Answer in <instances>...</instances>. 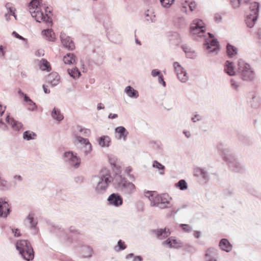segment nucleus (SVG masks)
<instances>
[{
	"label": "nucleus",
	"mask_w": 261,
	"mask_h": 261,
	"mask_svg": "<svg viewBox=\"0 0 261 261\" xmlns=\"http://www.w3.org/2000/svg\"><path fill=\"white\" fill-rule=\"evenodd\" d=\"M43 5L41 1L39 0H32L29 3L30 13L36 21L41 22L42 21L47 24L52 23L51 18L47 14L44 15L42 11Z\"/></svg>",
	"instance_id": "1"
},
{
	"label": "nucleus",
	"mask_w": 261,
	"mask_h": 261,
	"mask_svg": "<svg viewBox=\"0 0 261 261\" xmlns=\"http://www.w3.org/2000/svg\"><path fill=\"white\" fill-rule=\"evenodd\" d=\"M16 247L22 257L26 260H32L34 257L33 249L27 240H20L16 243Z\"/></svg>",
	"instance_id": "2"
},
{
	"label": "nucleus",
	"mask_w": 261,
	"mask_h": 261,
	"mask_svg": "<svg viewBox=\"0 0 261 261\" xmlns=\"http://www.w3.org/2000/svg\"><path fill=\"white\" fill-rule=\"evenodd\" d=\"M190 31L192 35L195 36V39L205 36V24L203 21L199 19H194L191 24Z\"/></svg>",
	"instance_id": "3"
},
{
	"label": "nucleus",
	"mask_w": 261,
	"mask_h": 261,
	"mask_svg": "<svg viewBox=\"0 0 261 261\" xmlns=\"http://www.w3.org/2000/svg\"><path fill=\"white\" fill-rule=\"evenodd\" d=\"M100 176V180L95 188V190L97 192L105 191L108 188L109 183L111 181V177L110 172L106 169H103L101 170Z\"/></svg>",
	"instance_id": "4"
},
{
	"label": "nucleus",
	"mask_w": 261,
	"mask_h": 261,
	"mask_svg": "<svg viewBox=\"0 0 261 261\" xmlns=\"http://www.w3.org/2000/svg\"><path fill=\"white\" fill-rule=\"evenodd\" d=\"M238 71L244 80H250L253 77V72L251 70L249 65L242 60L239 62Z\"/></svg>",
	"instance_id": "5"
},
{
	"label": "nucleus",
	"mask_w": 261,
	"mask_h": 261,
	"mask_svg": "<svg viewBox=\"0 0 261 261\" xmlns=\"http://www.w3.org/2000/svg\"><path fill=\"white\" fill-rule=\"evenodd\" d=\"M173 66L179 80L182 82H186L188 79V76L184 69L178 62H174Z\"/></svg>",
	"instance_id": "6"
},
{
	"label": "nucleus",
	"mask_w": 261,
	"mask_h": 261,
	"mask_svg": "<svg viewBox=\"0 0 261 261\" xmlns=\"http://www.w3.org/2000/svg\"><path fill=\"white\" fill-rule=\"evenodd\" d=\"M118 187L121 190L124 191L127 193H131L135 191V185L129 181L123 179L118 184Z\"/></svg>",
	"instance_id": "7"
},
{
	"label": "nucleus",
	"mask_w": 261,
	"mask_h": 261,
	"mask_svg": "<svg viewBox=\"0 0 261 261\" xmlns=\"http://www.w3.org/2000/svg\"><path fill=\"white\" fill-rule=\"evenodd\" d=\"M61 41L63 45L67 49H74L75 46L72 39L65 33H61L60 35Z\"/></svg>",
	"instance_id": "8"
},
{
	"label": "nucleus",
	"mask_w": 261,
	"mask_h": 261,
	"mask_svg": "<svg viewBox=\"0 0 261 261\" xmlns=\"http://www.w3.org/2000/svg\"><path fill=\"white\" fill-rule=\"evenodd\" d=\"M64 158L66 161H68L70 162L71 164L75 167H77L80 164V159L76 156V154H74L72 152L69 151L64 153Z\"/></svg>",
	"instance_id": "9"
},
{
	"label": "nucleus",
	"mask_w": 261,
	"mask_h": 261,
	"mask_svg": "<svg viewBox=\"0 0 261 261\" xmlns=\"http://www.w3.org/2000/svg\"><path fill=\"white\" fill-rule=\"evenodd\" d=\"M108 200L109 204L115 206H119L122 205L123 199L118 194H112L108 197Z\"/></svg>",
	"instance_id": "10"
},
{
	"label": "nucleus",
	"mask_w": 261,
	"mask_h": 261,
	"mask_svg": "<svg viewBox=\"0 0 261 261\" xmlns=\"http://www.w3.org/2000/svg\"><path fill=\"white\" fill-rule=\"evenodd\" d=\"M145 196L149 198L153 205L163 202L161 196L157 195L155 192L147 191L145 192Z\"/></svg>",
	"instance_id": "11"
},
{
	"label": "nucleus",
	"mask_w": 261,
	"mask_h": 261,
	"mask_svg": "<svg viewBox=\"0 0 261 261\" xmlns=\"http://www.w3.org/2000/svg\"><path fill=\"white\" fill-rule=\"evenodd\" d=\"M207 35L209 36V38L204 39L205 42L204 43L207 45L206 49H210L212 46L219 48V42L217 39L214 38V35L210 33H208ZM214 49L219 48H215Z\"/></svg>",
	"instance_id": "12"
},
{
	"label": "nucleus",
	"mask_w": 261,
	"mask_h": 261,
	"mask_svg": "<svg viewBox=\"0 0 261 261\" xmlns=\"http://www.w3.org/2000/svg\"><path fill=\"white\" fill-rule=\"evenodd\" d=\"M10 212V206L7 202L0 198V217H6Z\"/></svg>",
	"instance_id": "13"
},
{
	"label": "nucleus",
	"mask_w": 261,
	"mask_h": 261,
	"mask_svg": "<svg viewBox=\"0 0 261 261\" xmlns=\"http://www.w3.org/2000/svg\"><path fill=\"white\" fill-rule=\"evenodd\" d=\"M107 36L109 39L115 43H119L121 41V35L116 31L113 30L109 31L108 32Z\"/></svg>",
	"instance_id": "14"
},
{
	"label": "nucleus",
	"mask_w": 261,
	"mask_h": 261,
	"mask_svg": "<svg viewBox=\"0 0 261 261\" xmlns=\"http://www.w3.org/2000/svg\"><path fill=\"white\" fill-rule=\"evenodd\" d=\"M163 245H168L170 248H178L182 246V243L172 238H170L163 242Z\"/></svg>",
	"instance_id": "15"
},
{
	"label": "nucleus",
	"mask_w": 261,
	"mask_h": 261,
	"mask_svg": "<svg viewBox=\"0 0 261 261\" xmlns=\"http://www.w3.org/2000/svg\"><path fill=\"white\" fill-rule=\"evenodd\" d=\"M60 76L57 72L50 73L47 77L48 82L53 86L57 85L60 82Z\"/></svg>",
	"instance_id": "16"
},
{
	"label": "nucleus",
	"mask_w": 261,
	"mask_h": 261,
	"mask_svg": "<svg viewBox=\"0 0 261 261\" xmlns=\"http://www.w3.org/2000/svg\"><path fill=\"white\" fill-rule=\"evenodd\" d=\"M153 232L159 239L167 238L169 236L171 233L170 230L166 228H165L164 229L153 230Z\"/></svg>",
	"instance_id": "17"
},
{
	"label": "nucleus",
	"mask_w": 261,
	"mask_h": 261,
	"mask_svg": "<svg viewBox=\"0 0 261 261\" xmlns=\"http://www.w3.org/2000/svg\"><path fill=\"white\" fill-rule=\"evenodd\" d=\"M6 120L15 130H19L22 127V124L20 122L15 121L13 118L10 117L9 116L7 117Z\"/></svg>",
	"instance_id": "18"
},
{
	"label": "nucleus",
	"mask_w": 261,
	"mask_h": 261,
	"mask_svg": "<svg viewBox=\"0 0 261 261\" xmlns=\"http://www.w3.org/2000/svg\"><path fill=\"white\" fill-rule=\"evenodd\" d=\"M258 18L257 15L250 14L248 15L245 20L246 23L248 28H252Z\"/></svg>",
	"instance_id": "19"
},
{
	"label": "nucleus",
	"mask_w": 261,
	"mask_h": 261,
	"mask_svg": "<svg viewBox=\"0 0 261 261\" xmlns=\"http://www.w3.org/2000/svg\"><path fill=\"white\" fill-rule=\"evenodd\" d=\"M63 60L65 64H73L75 63L76 57L73 54H67L64 56Z\"/></svg>",
	"instance_id": "20"
},
{
	"label": "nucleus",
	"mask_w": 261,
	"mask_h": 261,
	"mask_svg": "<svg viewBox=\"0 0 261 261\" xmlns=\"http://www.w3.org/2000/svg\"><path fill=\"white\" fill-rule=\"evenodd\" d=\"M42 34L49 41H54L55 39V33L51 29L44 30L42 32Z\"/></svg>",
	"instance_id": "21"
},
{
	"label": "nucleus",
	"mask_w": 261,
	"mask_h": 261,
	"mask_svg": "<svg viewBox=\"0 0 261 261\" xmlns=\"http://www.w3.org/2000/svg\"><path fill=\"white\" fill-rule=\"evenodd\" d=\"M220 248L226 252H229L231 250L232 246L229 242L225 239H222L219 243Z\"/></svg>",
	"instance_id": "22"
},
{
	"label": "nucleus",
	"mask_w": 261,
	"mask_h": 261,
	"mask_svg": "<svg viewBox=\"0 0 261 261\" xmlns=\"http://www.w3.org/2000/svg\"><path fill=\"white\" fill-rule=\"evenodd\" d=\"M224 70L228 74L230 75H233L235 74V71L233 64L228 61H227L225 63Z\"/></svg>",
	"instance_id": "23"
},
{
	"label": "nucleus",
	"mask_w": 261,
	"mask_h": 261,
	"mask_svg": "<svg viewBox=\"0 0 261 261\" xmlns=\"http://www.w3.org/2000/svg\"><path fill=\"white\" fill-rule=\"evenodd\" d=\"M145 20L148 23L153 22L155 21V16L153 12L149 10H147L144 13Z\"/></svg>",
	"instance_id": "24"
},
{
	"label": "nucleus",
	"mask_w": 261,
	"mask_h": 261,
	"mask_svg": "<svg viewBox=\"0 0 261 261\" xmlns=\"http://www.w3.org/2000/svg\"><path fill=\"white\" fill-rule=\"evenodd\" d=\"M81 254L84 257H91L93 253L92 249L89 246H84L81 249Z\"/></svg>",
	"instance_id": "25"
},
{
	"label": "nucleus",
	"mask_w": 261,
	"mask_h": 261,
	"mask_svg": "<svg viewBox=\"0 0 261 261\" xmlns=\"http://www.w3.org/2000/svg\"><path fill=\"white\" fill-rule=\"evenodd\" d=\"M51 116L54 119L58 121L62 120L64 117L63 115L61 114L60 111L56 108H54L52 113Z\"/></svg>",
	"instance_id": "26"
},
{
	"label": "nucleus",
	"mask_w": 261,
	"mask_h": 261,
	"mask_svg": "<svg viewBox=\"0 0 261 261\" xmlns=\"http://www.w3.org/2000/svg\"><path fill=\"white\" fill-rule=\"evenodd\" d=\"M259 9V4L258 2H252L250 4V10L251 13L254 15H257Z\"/></svg>",
	"instance_id": "27"
},
{
	"label": "nucleus",
	"mask_w": 261,
	"mask_h": 261,
	"mask_svg": "<svg viewBox=\"0 0 261 261\" xmlns=\"http://www.w3.org/2000/svg\"><path fill=\"white\" fill-rule=\"evenodd\" d=\"M80 141L84 144L83 148L86 153L91 151L92 149L91 144L87 139H82Z\"/></svg>",
	"instance_id": "28"
},
{
	"label": "nucleus",
	"mask_w": 261,
	"mask_h": 261,
	"mask_svg": "<svg viewBox=\"0 0 261 261\" xmlns=\"http://www.w3.org/2000/svg\"><path fill=\"white\" fill-rule=\"evenodd\" d=\"M111 140L108 136H102L99 140V144L102 147H108L110 145Z\"/></svg>",
	"instance_id": "29"
},
{
	"label": "nucleus",
	"mask_w": 261,
	"mask_h": 261,
	"mask_svg": "<svg viewBox=\"0 0 261 261\" xmlns=\"http://www.w3.org/2000/svg\"><path fill=\"white\" fill-rule=\"evenodd\" d=\"M115 132L120 134L119 138H123L124 140L127 135L126 129L123 126H119L116 128Z\"/></svg>",
	"instance_id": "30"
},
{
	"label": "nucleus",
	"mask_w": 261,
	"mask_h": 261,
	"mask_svg": "<svg viewBox=\"0 0 261 261\" xmlns=\"http://www.w3.org/2000/svg\"><path fill=\"white\" fill-rule=\"evenodd\" d=\"M40 67L42 70H51V67L49 63L45 59L41 60L40 63Z\"/></svg>",
	"instance_id": "31"
},
{
	"label": "nucleus",
	"mask_w": 261,
	"mask_h": 261,
	"mask_svg": "<svg viewBox=\"0 0 261 261\" xmlns=\"http://www.w3.org/2000/svg\"><path fill=\"white\" fill-rule=\"evenodd\" d=\"M125 92L129 96L132 97H137L138 96V92L130 86L126 87Z\"/></svg>",
	"instance_id": "32"
},
{
	"label": "nucleus",
	"mask_w": 261,
	"mask_h": 261,
	"mask_svg": "<svg viewBox=\"0 0 261 261\" xmlns=\"http://www.w3.org/2000/svg\"><path fill=\"white\" fill-rule=\"evenodd\" d=\"M36 135L33 132L29 130L26 131L23 133V137L24 139L30 140L35 139Z\"/></svg>",
	"instance_id": "33"
},
{
	"label": "nucleus",
	"mask_w": 261,
	"mask_h": 261,
	"mask_svg": "<svg viewBox=\"0 0 261 261\" xmlns=\"http://www.w3.org/2000/svg\"><path fill=\"white\" fill-rule=\"evenodd\" d=\"M69 75L74 79L78 78L81 75L80 72L76 68L68 70Z\"/></svg>",
	"instance_id": "34"
},
{
	"label": "nucleus",
	"mask_w": 261,
	"mask_h": 261,
	"mask_svg": "<svg viewBox=\"0 0 261 261\" xmlns=\"http://www.w3.org/2000/svg\"><path fill=\"white\" fill-rule=\"evenodd\" d=\"M175 185L177 188H178L181 190H186L188 188L187 182L183 179L180 180Z\"/></svg>",
	"instance_id": "35"
},
{
	"label": "nucleus",
	"mask_w": 261,
	"mask_h": 261,
	"mask_svg": "<svg viewBox=\"0 0 261 261\" xmlns=\"http://www.w3.org/2000/svg\"><path fill=\"white\" fill-rule=\"evenodd\" d=\"M126 248L125 243L122 240H119L118 242V245L115 246L114 249L116 251H119L121 250H124Z\"/></svg>",
	"instance_id": "36"
},
{
	"label": "nucleus",
	"mask_w": 261,
	"mask_h": 261,
	"mask_svg": "<svg viewBox=\"0 0 261 261\" xmlns=\"http://www.w3.org/2000/svg\"><path fill=\"white\" fill-rule=\"evenodd\" d=\"M242 0H229L230 4L234 9L239 8L241 4Z\"/></svg>",
	"instance_id": "37"
},
{
	"label": "nucleus",
	"mask_w": 261,
	"mask_h": 261,
	"mask_svg": "<svg viewBox=\"0 0 261 261\" xmlns=\"http://www.w3.org/2000/svg\"><path fill=\"white\" fill-rule=\"evenodd\" d=\"M213 254L212 249H209L206 251L205 253V257L207 261H216L215 259L211 258V256Z\"/></svg>",
	"instance_id": "38"
},
{
	"label": "nucleus",
	"mask_w": 261,
	"mask_h": 261,
	"mask_svg": "<svg viewBox=\"0 0 261 261\" xmlns=\"http://www.w3.org/2000/svg\"><path fill=\"white\" fill-rule=\"evenodd\" d=\"M162 5L164 7H169L174 0H160Z\"/></svg>",
	"instance_id": "39"
},
{
	"label": "nucleus",
	"mask_w": 261,
	"mask_h": 261,
	"mask_svg": "<svg viewBox=\"0 0 261 261\" xmlns=\"http://www.w3.org/2000/svg\"><path fill=\"white\" fill-rule=\"evenodd\" d=\"M27 219L29 221L32 227L34 226L37 222L34 220V215L33 214H30L27 217Z\"/></svg>",
	"instance_id": "40"
},
{
	"label": "nucleus",
	"mask_w": 261,
	"mask_h": 261,
	"mask_svg": "<svg viewBox=\"0 0 261 261\" xmlns=\"http://www.w3.org/2000/svg\"><path fill=\"white\" fill-rule=\"evenodd\" d=\"M24 100L27 103H32V107L31 108H29V109L33 110L36 108L35 103L33 102V101L26 95L24 96Z\"/></svg>",
	"instance_id": "41"
},
{
	"label": "nucleus",
	"mask_w": 261,
	"mask_h": 261,
	"mask_svg": "<svg viewBox=\"0 0 261 261\" xmlns=\"http://www.w3.org/2000/svg\"><path fill=\"white\" fill-rule=\"evenodd\" d=\"M171 38H175L176 40V43H179L180 41V36L177 32H172L171 33Z\"/></svg>",
	"instance_id": "42"
},
{
	"label": "nucleus",
	"mask_w": 261,
	"mask_h": 261,
	"mask_svg": "<svg viewBox=\"0 0 261 261\" xmlns=\"http://www.w3.org/2000/svg\"><path fill=\"white\" fill-rule=\"evenodd\" d=\"M153 167L158 168L159 170H164L165 169V167L156 161H154L153 162Z\"/></svg>",
	"instance_id": "43"
},
{
	"label": "nucleus",
	"mask_w": 261,
	"mask_h": 261,
	"mask_svg": "<svg viewBox=\"0 0 261 261\" xmlns=\"http://www.w3.org/2000/svg\"><path fill=\"white\" fill-rule=\"evenodd\" d=\"M12 35L14 36L15 37L19 39L20 40H22L24 43H27V39L24 38L21 36L19 35L17 33H16L15 31L13 32Z\"/></svg>",
	"instance_id": "44"
},
{
	"label": "nucleus",
	"mask_w": 261,
	"mask_h": 261,
	"mask_svg": "<svg viewBox=\"0 0 261 261\" xmlns=\"http://www.w3.org/2000/svg\"><path fill=\"white\" fill-rule=\"evenodd\" d=\"M237 54L236 50H227V55L229 58H233Z\"/></svg>",
	"instance_id": "45"
},
{
	"label": "nucleus",
	"mask_w": 261,
	"mask_h": 261,
	"mask_svg": "<svg viewBox=\"0 0 261 261\" xmlns=\"http://www.w3.org/2000/svg\"><path fill=\"white\" fill-rule=\"evenodd\" d=\"M188 6L191 11H193L196 7V4L195 2H192L188 4Z\"/></svg>",
	"instance_id": "46"
},
{
	"label": "nucleus",
	"mask_w": 261,
	"mask_h": 261,
	"mask_svg": "<svg viewBox=\"0 0 261 261\" xmlns=\"http://www.w3.org/2000/svg\"><path fill=\"white\" fill-rule=\"evenodd\" d=\"M180 226L186 232H189L191 230L190 226L187 224H181Z\"/></svg>",
	"instance_id": "47"
},
{
	"label": "nucleus",
	"mask_w": 261,
	"mask_h": 261,
	"mask_svg": "<svg viewBox=\"0 0 261 261\" xmlns=\"http://www.w3.org/2000/svg\"><path fill=\"white\" fill-rule=\"evenodd\" d=\"M151 75L153 76H160L161 74H160V71H159L157 69H153L151 71Z\"/></svg>",
	"instance_id": "48"
},
{
	"label": "nucleus",
	"mask_w": 261,
	"mask_h": 261,
	"mask_svg": "<svg viewBox=\"0 0 261 261\" xmlns=\"http://www.w3.org/2000/svg\"><path fill=\"white\" fill-rule=\"evenodd\" d=\"M12 232L14 233V236L15 237H20L21 234H20V231L19 229H12Z\"/></svg>",
	"instance_id": "49"
},
{
	"label": "nucleus",
	"mask_w": 261,
	"mask_h": 261,
	"mask_svg": "<svg viewBox=\"0 0 261 261\" xmlns=\"http://www.w3.org/2000/svg\"><path fill=\"white\" fill-rule=\"evenodd\" d=\"M159 82L160 84H162L163 85V86L165 87L166 86V83L164 81L163 76L162 75H160V76H159Z\"/></svg>",
	"instance_id": "50"
},
{
	"label": "nucleus",
	"mask_w": 261,
	"mask_h": 261,
	"mask_svg": "<svg viewBox=\"0 0 261 261\" xmlns=\"http://www.w3.org/2000/svg\"><path fill=\"white\" fill-rule=\"evenodd\" d=\"M215 19L217 22H220L222 20V17L219 14H216L215 16Z\"/></svg>",
	"instance_id": "51"
},
{
	"label": "nucleus",
	"mask_w": 261,
	"mask_h": 261,
	"mask_svg": "<svg viewBox=\"0 0 261 261\" xmlns=\"http://www.w3.org/2000/svg\"><path fill=\"white\" fill-rule=\"evenodd\" d=\"M231 84L232 88H233L235 89H237L238 86L233 80H231Z\"/></svg>",
	"instance_id": "52"
},
{
	"label": "nucleus",
	"mask_w": 261,
	"mask_h": 261,
	"mask_svg": "<svg viewBox=\"0 0 261 261\" xmlns=\"http://www.w3.org/2000/svg\"><path fill=\"white\" fill-rule=\"evenodd\" d=\"M8 13H9L10 14H11L14 16L15 18H16V16L15 15V13L14 12L13 8L10 7L8 10Z\"/></svg>",
	"instance_id": "53"
},
{
	"label": "nucleus",
	"mask_w": 261,
	"mask_h": 261,
	"mask_svg": "<svg viewBox=\"0 0 261 261\" xmlns=\"http://www.w3.org/2000/svg\"><path fill=\"white\" fill-rule=\"evenodd\" d=\"M185 54H186V56H187V57H189V58H193V57H191L190 56V54L193 53H194V51L191 52V50H185Z\"/></svg>",
	"instance_id": "54"
},
{
	"label": "nucleus",
	"mask_w": 261,
	"mask_h": 261,
	"mask_svg": "<svg viewBox=\"0 0 261 261\" xmlns=\"http://www.w3.org/2000/svg\"><path fill=\"white\" fill-rule=\"evenodd\" d=\"M5 111V107L0 105V115L2 116Z\"/></svg>",
	"instance_id": "55"
},
{
	"label": "nucleus",
	"mask_w": 261,
	"mask_h": 261,
	"mask_svg": "<svg viewBox=\"0 0 261 261\" xmlns=\"http://www.w3.org/2000/svg\"><path fill=\"white\" fill-rule=\"evenodd\" d=\"M117 117H118L117 115L115 114L111 113L109 115V118L110 119H114V118H117Z\"/></svg>",
	"instance_id": "56"
},
{
	"label": "nucleus",
	"mask_w": 261,
	"mask_h": 261,
	"mask_svg": "<svg viewBox=\"0 0 261 261\" xmlns=\"http://www.w3.org/2000/svg\"><path fill=\"white\" fill-rule=\"evenodd\" d=\"M226 49H236L233 46L231 45L230 43H228L226 45Z\"/></svg>",
	"instance_id": "57"
},
{
	"label": "nucleus",
	"mask_w": 261,
	"mask_h": 261,
	"mask_svg": "<svg viewBox=\"0 0 261 261\" xmlns=\"http://www.w3.org/2000/svg\"><path fill=\"white\" fill-rule=\"evenodd\" d=\"M43 88L45 93H49L50 92V91L47 89V88L46 87L45 85L43 86Z\"/></svg>",
	"instance_id": "58"
},
{
	"label": "nucleus",
	"mask_w": 261,
	"mask_h": 261,
	"mask_svg": "<svg viewBox=\"0 0 261 261\" xmlns=\"http://www.w3.org/2000/svg\"><path fill=\"white\" fill-rule=\"evenodd\" d=\"M134 261H142V258L141 256H136L134 258Z\"/></svg>",
	"instance_id": "59"
},
{
	"label": "nucleus",
	"mask_w": 261,
	"mask_h": 261,
	"mask_svg": "<svg viewBox=\"0 0 261 261\" xmlns=\"http://www.w3.org/2000/svg\"><path fill=\"white\" fill-rule=\"evenodd\" d=\"M10 15H11V14H9V13H6V14H5V17L7 21H8V20H9V19H10Z\"/></svg>",
	"instance_id": "60"
},
{
	"label": "nucleus",
	"mask_w": 261,
	"mask_h": 261,
	"mask_svg": "<svg viewBox=\"0 0 261 261\" xmlns=\"http://www.w3.org/2000/svg\"><path fill=\"white\" fill-rule=\"evenodd\" d=\"M43 8L45 9V14H47L48 12H50V9L48 7H43Z\"/></svg>",
	"instance_id": "61"
},
{
	"label": "nucleus",
	"mask_w": 261,
	"mask_h": 261,
	"mask_svg": "<svg viewBox=\"0 0 261 261\" xmlns=\"http://www.w3.org/2000/svg\"><path fill=\"white\" fill-rule=\"evenodd\" d=\"M200 233L198 231H196L194 232V236L196 238H198L200 237Z\"/></svg>",
	"instance_id": "62"
},
{
	"label": "nucleus",
	"mask_w": 261,
	"mask_h": 261,
	"mask_svg": "<svg viewBox=\"0 0 261 261\" xmlns=\"http://www.w3.org/2000/svg\"><path fill=\"white\" fill-rule=\"evenodd\" d=\"M184 133L185 134L187 138H189L190 136V133L189 132H184Z\"/></svg>",
	"instance_id": "63"
},
{
	"label": "nucleus",
	"mask_w": 261,
	"mask_h": 261,
	"mask_svg": "<svg viewBox=\"0 0 261 261\" xmlns=\"http://www.w3.org/2000/svg\"><path fill=\"white\" fill-rule=\"evenodd\" d=\"M126 171L128 174H129L132 171V169L130 167H127L126 169Z\"/></svg>",
	"instance_id": "64"
}]
</instances>
